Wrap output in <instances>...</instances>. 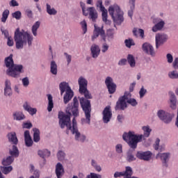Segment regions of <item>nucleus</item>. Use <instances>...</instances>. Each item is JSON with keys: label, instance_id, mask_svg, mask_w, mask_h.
Masks as SVG:
<instances>
[{"label": "nucleus", "instance_id": "nucleus-31", "mask_svg": "<svg viewBox=\"0 0 178 178\" xmlns=\"http://www.w3.org/2000/svg\"><path fill=\"white\" fill-rule=\"evenodd\" d=\"M50 72L54 76L58 74V65L54 60L50 63Z\"/></svg>", "mask_w": 178, "mask_h": 178}, {"label": "nucleus", "instance_id": "nucleus-64", "mask_svg": "<svg viewBox=\"0 0 178 178\" xmlns=\"http://www.w3.org/2000/svg\"><path fill=\"white\" fill-rule=\"evenodd\" d=\"M10 6H19V3L16 0H11L10 1Z\"/></svg>", "mask_w": 178, "mask_h": 178}, {"label": "nucleus", "instance_id": "nucleus-43", "mask_svg": "<svg viewBox=\"0 0 178 178\" xmlns=\"http://www.w3.org/2000/svg\"><path fill=\"white\" fill-rule=\"evenodd\" d=\"M124 44L127 48H131V47L136 45L134 40L131 38L126 39L124 40Z\"/></svg>", "mask_w": 178, "mask_h": 178}, {"label": "nucleus", "instance_id": "nucleus-5", "mask_svg": "<svg viewBox=\"0 0 178 178\" xmlns=\"http://www.w3.org/2000/svg\"><path fill=\"white\" fill-rule=\"evenodd\" d=\"M5 65L8 67L6 74L11 77L17 78L23 73V65H16L13 62V54H10L5 58Z\"/></svg>", "mask_w": 178, "mask_h": 178}, {"label": "nucleus", "instance_id": "nucleus-19", "mask_svg": "<svg viewBox=\"0 0 178 178\" xmlns=\"http://www.w3.org/2000/svg\"><path fill=\"white\" fill-rule=\"evenodd\" d=\"M99 54H101V49H99V46L97 44H93L90 47V55L93 59H97L98 56H99Z\"/></svg>", "mask_w": 178, "mask_h": 178}, {"label": "nucleus", "instance_id": "nucleus-25", "mask_svg": "<svg viewBox=\"0 0 178 178\" xmlns=\"http://www.w3.org/2000/svg\"><path fill=\"white\" fill-rule=\"evenodd\" d=\"M170 95V106L172 109H176V104L177 103V99L176 95L173 92H169Z\"/></svg>", "mask_w": 178, "mask_h": 178}, {"label": "nucleus", "instance_id": "nucleus-52", "mask_svg": "<svg viewBox=\"0 0 178 178\" xmlns=\"http://www.w3.org/2000/svg\"><path fill=\"white\" fill-rule=\"evenodd\" d=\"M109 49V45L106 44V42H104V43L102 44V52L103 54H105Z\"/></svg>", "mask_w": 178, "mask_h": 178}, {"label": "nucleus", "instance_id": "nucleus-48", "mask_svg": "<svg viewBox=\"0 0 178 178\" xmlns=\"http://www.w3.org/2000/svg\"><path fill=\"white\" fill-rule=\"evenodd\" d=\"M8 16H9V11L8 10H6L3 12L1 22L5 23L8 19Z\"/></svg>", "mask_w": 178, "mask_h": 178}, {"label": "nucleus", "instance_id": "nucleus-57", "mask_svg": "<svg viewBox=\"0 0 178 178\" xmlns=\"http://www.w3.org/2000/svg\"><path fill=\"white\" fill-rule=\"evenodd\" d=\"M172 67L175 70H178V57H176L172 62Z\"/></svg>", "mask_w": 178, "mask_h": 178}, {"label": "nucleus", "instance_id": "nucleus-18", "mask_svg": "<svg viewBox=\"0 0 178 178\" xmlns=\"http://www.w3.org/2000/svg\"><path fill=\"white\" fill-rule=\"evenodd\" d=\"M86 10L90 20L95 22L98 19V12H97V9L95 7H88Z\"/></svg>", "mask_w": 178, "mask_h": 178}, {"label": "nucleus", "instance_id": "nucleus-14", "mask_svg": "<svg viewBox=\"0 0 178 178\" xmlns=\"http://www.w3.org/2000/svg\"><path fill=\"white\" fill-rule=\"evenodd\" d=\"M156 48L158 49L161 45H163L168 41V35L165 33H157L155 36Z\"/></svg>", "mask_w": 178, "mask_h": 178}, {"label": "nucleus", "instance_id": "nucleus-36", "mask_svg": "<svg viewBox=\"0 0 178 178\" xmlns=\"http://www.w3.org/2000/svg\"><path fill=\"white\" fill-rule=\"evenodd\" d=\"M47 99L49 101L47 111H48V112H51L52 108H54V100L52 98V95H49V94L47 95Z\"/></svg>", "mask_w": 178, "mask_h": 178}, {"label": "nucleus", "instance_id": "nucleus-6", "mask_svg": "<svg viewBox=\"0 0 178 178\" xmlns=\"http://www.w3.org/2000/svg\"><path fill=\"white\" fill-rule=\"evenodd\" d=\"M127 104L131 105V106H137L138 102L136 99L131 98V93L130 92H125L124 95L120 97L116 102L115 107V111H124L127 108Z\"/></svg>", "mask_w": 178, "mask_h": 178}, {"label": "nucleus", "instance_id": "nucleus-16", "mask_svg": "<svg viewBox=\"0 0 178 178\" xmlns=\"http://www.w3.org/2000/svg\"><path fill=\"white\" fill-rule=\"evenodd\" d=\"M142 50L144 54L147 55H150V56H155V49H154V46L151 44L149 42H145L142 44Z\"/></svg>", "mask_w": 178, "mask_h": 178}, {"label": "nucleus", "instance_id": "nucleus-17", "mask_svg": "<svg viewBox=\"0 0 178 178\" xmlns=\"http://www.w3.org/2000/svg\"><path fill=\"white\" fill-rule=\"evenodd\" d=\"M152 156V153L149 151L143 152L138 151L136 153V158L140 161H151V157Z\"/></svg>", "mask_w": 178, "mask_h": 178}, {"label": "nucleus", "instance_id": "nucleus-13", "mask_svg": "<svg viewBox=\"0 0 178 178\" xmlns=\"http://www.w3.org/2000/svg\"><path fill=\"white\" fill-rule=\"evenodd\" d=\"M102 116L103 123L108 124L112 120V109H111V106H107L105 107L102 111Z\"/></svg>", "mask_w": 178, "mask_h": 178}, {"label": "nucleus", "instance_id": "nucleus-50", "mask_svg": "<svg viewBox=\"0 0 178 178\" xmlns=\"http://www.w3.org/2000/svg\"><path fill=\"white\" fill-rule=\"evenodd\" d=\"M86 178H102V175L95 172H90V175H87Z\"/></svg>", "mask_w": 178, "mask_h": 178}, {"label": "nucleus", "instance_id": "nucleus-30", "mask_svg": "<svg viewBox=\"0 0 178 178\" xmlns=\"http://www.w3.org/2000/svg\"><path fill=\"white\" fill-rule=\"evenodd\" d=\"M46 12L50 16H55L58 11L54 7L51 6V5L47 3L46 4Z\"/></svg>", "mask_w": 178, "mask_h": 178}, {"label": "nucleus", "instance_id": "nucleus-47", "mask_svg": "<svg viewBox=\"0 0 178 178\" xmlns=\"http://www.w3.org/2000/svg\"><path fill=\"white\" fill-rule=\"evenodd\" d=\"M66 156V154H65V152L59 150L57 153V158L58 161H64L65 157Z\"/></svg>", "mask_w": 178, "mask_h": 178}, {"label": "nucleus", "instance_id": "nucleus-21", "mask_svg": "<svg viewBox=\"0 0 178 178\" xmlns=\"http://www.w3.org/2000/svg\"><path fill=\"white\" fill-rule=\"evenodd\" d=\"M12 88L10 87V81L6 79L5 81L4 95L5 97H12Z\"/></svg>", "mask_w": 178, "mask_h": 178}, {"label": "nucleus", "instance_id": "nucleus-15", "mask_svg": "<svg viewBox=\"0 0 178 178\" xmlns=\"http://www.w3.org/2000/svg\"><path fill=\"white\" fill-rule=\"evenodd\" d=\"M104 83L108 90L109 94H114L115 91H116V84L113 82V79L111 76H107Z\"/></svg>", "mask_w": 178, "mask_h": 178}, {"label": "nucleus", "instance_id": "nucleus-41", "mask_svg": "<svg viewBox=\"0 0 178 178\" xmlns=\"http://www.w3.org/2000/svg\"><path fill=\"white\" fill-rule=\"evenodd\" d=\"M91 165L94 168V169L96 170V172H102V167L95 160L91 161Z\"/></svg>", "mask_w": 178, "mask_h": 178}, {"label": "nucleus", "instance_id": "nucleus-12", "mask_svg": "<svg viewBox=\"0 0 178 178\" xmlns=\"http://www.w3.org/2000/svg\"><path fill=\"white\" fill-rule=\"evenodd\" d=\"M152 23L154 24V26L152 29L153 33H156V31H161V30H162V29L165 27V24H166L163 19L159 17L154 18L152 20Z\"/></svg>", "mask_w": 178, "mask_h": 178}, {"label": "nucleus", "instance_id": "nucleus-23", "mask_svg": "<svg viewBox=\"0 0 178 178\" xmlns=\"http://www.w3.org/2000/svg\"><path fill=\"white\" fill-rule=\"evenodd\" d=\"M13 120H17V122H20L22 120H24L26 119V115L22 111H14L13 113Z\"/></svg>", "mask_w": 178, "mask_h": 178}, {"label": "nucleus", "instance_id": "nucleus-45", "mask_svg": "<svg viewBox=\"0 0 178 178\" xmlns=\"http://www.w3.org/2000/svg\"><path fill=\"white\" fill-rule=\"evenodd\" d=\"M159 143H161V140L159 138H156L155 143L154 145V148L156 151H163L164 148H161V146L159 145Z\"/></svg>", "mask_w": 178, "mask_h": 178}, {"label": "nucleus", "instance_id": "nucleus-27", "mask_svg": "<svg viewBox=\"0 0 178 178\" xmlns=\"http://www.w3.org/2000/svg\"><path fill=\"white\" fill-rule=\"evenodd\" d=\"M169 156H170V153H159L156 155V158H160L161 159L163 163H168L169 161Z\"/></svg>", "mask_w": 178, "mask_h": 178}, {"label": "nucleus", "instance_id": "nucleus-9", "mask_svg": "<svg viewBox=\"0 0 178 178\" xmlns=\"http://www.w3.org/2000/svg\"><path fill=\"white\" fill-rule=\"evenodd\" d=\"M95 30L93 32V35L92 36V41H94L95 38H98V37H101L102 40L104 42H106V35H105V31L104 30V26H98L97 24L94 25Z\"/></svg>", "mask_w": 178, "mask_h": 178}, {"label": "nucleus", "instance_id": "nucleus-49", "mask_svg": "<svg viewBox=\"0 0 178 178\" xmlns=\"http://www.w3.org/2000/svg\"><path fill=\"white\" fill-rule=\"evenodd\" d=\"M13 17L17 20H20L22 19V12L16 11L12 14Z\"/></svg>", "mask_w": 178, "mask_h": 178}, {"label": "nucleus", "instance_id": "nucleus-53", "mask_svg": "<svg viewBox=\"0 0 178 178\" xmlns=\"http://www.w3.org/2000/svg\"><path fill=\"white\" fill-rule=\"evenodd\" d=\"M115 151L118 154H122L123 152V146L122 145V144L116 145Z\"/></svg>", "mask_w": 178, "mask_h": 178}, {"label": "nucleus", "instance_id": "nucleus-26", "mask_svg": "<svg viewBox=\"0 0 178 178\" xmlns=\"http://www.w3.org/2000/svg\"><path fill=\"white\" fill-rule=\"evenodd\" d=\"M131 169V167L127 166L125 168V171L115 172L114 173V177L118 178V177H123L124 178H126L127 177V172H129V170L130 171Z\"/></svg>", "mask_w": 178, "mask_h": 178}, {"label": "nucleus", "instance_id": "nucleus-3", "mask_svg": "<svg viewBox=\"0 0 178 178\" xmlns=\"http://www.w3.org/2000/svg\"><path fill=\"white\" fill-rule=\"evenodd\" d=\"M143 134H136L134 131H129V132H124L122 134V140L125 141L132 149L137 148L138 143H141L143 140L148 138L151 136V131L152 129L149 126H144L142 127Z\"/></svg>", "mask_w": 178, "mask_h": 178}, {"label": "nucleus", "instance_id": "nucleus-60", "mask_svg": "<svg viewBox=\"0 0 178 178\" xmlns=\"http://www.w3.org/2000/svg\"><path fill=\"white\" fill-rule=\"evenodd\" d=\"M127 63V60L126 58H122L118 61V66H124Z\"/></svg>", "mask_w": 178, "mask_h": 178}, {"label": "nucleus", "instance_id": "nucleus-11", "mask_svg": "<svg viewBox=\"0 0 178 178\" xmlns=\"http://www.w3.org/2000/svg\"><path fill=\"white\" fill-rule=\"evenodd\" d=\"M157 116L160 120H162L166 124H169L172 122V115L164 110H159L157 111Z\"/></svg>", "mask_w": 178, "mask_h": 178}, {"label": "nucleus", "instance_id": "nucleus-54", "mask_svg": "<svg viewBox=\"0 0 178 178\" xmlns=\"http://www.w3.org/2000/svg\"><path fill=\"white\" fill-rule=\"evenodd\" d=\"M81 25L82 27L83 34H86V33H87V22H86V20H83V22H81Z\"/></svg>", "mask_w": 178, "mask_h": 178}, {"label": "nucleus", "instance_id": "nucleus-35", "mask_svg": "<svg viewBox=\"0 0 178 178\" xmlns=\"http://www.w3.org/2000/svg\"><path fill=\"white\" fill-rule=\"evenodd\" d=\"M12 170H13V167H12V165H3L1 167V171L3 175H9Z\"/></svg>", "mask_w": 178, "mask_h": 178}, {"label": "nucleus", "instance_id": "nucleus-4", "mask_svg": "<svg viewBox=\"0 0 178 178\" xmlns=\"http://www.w3.org/2000/svg\"><path fill=\"white\" fill-rule=\"evenodd\" d=\"M33 35L29 33L27 31H22L17 28L14 34V41L15 42V47L17 49H23L24 47H31L33 45Z\"/></svg>", "mask_w": 178, "mask_h": 178}, {"label": "nucleus", "instance_id": "nucleus-61", "mask_svg": "<svg viewBox=\"0 0 178 178\" xmlns=\"http://www.w3.org/2000/svg\"><path fill=\"white\" fill-rule=\"evenodd\" d=\"M64 55L67 59V65H70V62H72V55L68 54L67 53H64Z\"/></svg>", "mask_w": 178, "mask_h": 178}, {"label": "nucleus", "instance_id": "nucleus-40", "mask_svg": "<svg viewBox=\"0 0 178 178\" xmlns=\"http://www.w3.org/2000/svg\"><path fill=\"white\" fill-rule=\"evenodd\" d=\"M127 61L129 63L131 67H136V59L131 54L127 56Z\"/></svg>", "mask_w": 178, "mask_h": 178}, {"label": "nucleus", "instance_id": "nucleus-1", "mask_svg": "<svg viewBox=\"0 0 178 178\" xmlns=\"http://www.w3.org/2000/svg\"><path fill=\"white\" fill-rule=\"evenodd\" d=\"M67 114L63 112L58 113V124L60 129H65L67 127V130H71L72 134L74 135L76 141L79 143H84L87 139V137L84 134H81L77 129V121L76 118H78L80 115L79 111V100L77 97H74L73 102L69 104L65 109Z\"/></svg>", "mask_w": 178, "mask_h": 178}, {"label": "nucleus", "instance_id": "nucleus-8", "mask_svg": "<svg viewBox=\"0 0 178 178\" xmlns=\"http://www.w3.org/2000/svg\"><path fill=\"white\" fill-rule=\"evenodd\" d=\"M59 89L61 95H63V93L65 92L63 97L64 104H69L72 100V98L74 96V92L72 90V88H70L68 83L63 81L59 84Z\"/></svg>", "mask_w": 178, "mask_h": 178}, {"label": "nucleus", "instance_id": "nucleus-62", "mask_svg": "<svg viewBox=\"0 0 178 178\" xmlns=\"http://www.w3.org/2000/svg\"><path fill=\"white\" fill-rule=\"evenodd\" d=\"M7 40V45H8V47H13L15 42H13V39L12 38V37L8 38Z\"/></svg>", "mask_w": 178, "mask_h": 178}, {"label": "nucleus", "instance_id": "nucleus-22", "mask_svg": "<svg viewBox=\"0 0 178 178\" xmlns=\"http://www.w3.org/2000/svg\"><path fill=\"white\" fill-rule=\"evenodd\" d=\"M56 175L57 178H62L63 174L65 173V169L63 168V165L60 163H58L56 165Z\"/></svg>", "mask_w": 178, "mask_h": 178}, {"label": "nucleus", "instance_id": "nucleus-44", "mask_svg": "<svg viewBox=\"0 0 178 178\" xmlns=\"http://www.w3.org/2000/svg\"><path fill=\"white\" fill-rule=\"evenodd\" d=\"M107 37H108V41H112L113 38H115V32H113V29H108L107 30Z\"/></svg>", "mask_w": 178, "mask_h": 178}, {"label": "nucleus", "instance_id": "nucleus-51", "mask_svg": "<svg viewBox=\"0 0 178 178\" xmlns=\"http://www.w3.org/2000/svg\"><path fill=\"white\" fill-rule=\"evenodd\" d=\"M136 8V6L131 5L130 6V10L128 11V16L131 17V19L133 17V15L134 13V9Z\"/></svg>", "mask_w": 178, "mask_h": 178}, {"label": "nucleus", "instance_id": "nucleus-2", "mask_svg": "<svg viewBox=\"0 0 178 178\" xmlns=\"http://www.w3.org/2000/svg\"><path fill=\"white\" fill-rule=\"evenodd\" d=\"M78 84L79 86V91L80 94L85 97V98L81 97L79 99L81 106L86 116V119L82 118L81 122L83 124L85 123L90 124V123H91V102L88 99H92V95H91V93H90V91L87 89L88 81L83 76H80L78 79Z\"/></svg>", "mask_w": 178, "mask_h": 178}, {"label": "nucleus", "instance_id": "nucleus-42", "mask_svg": "<svg viewBox=\"0 0 178 178\" xmlns=\"http://www.w3.org/2000/svg\"><path fill=\"white\" fill-rule=\"evenodd\" d=\"M168 77L170 79H172V80H175L178 79V72L177 71L175 70H172L171 72H168Z\"/></svg>", "mask_w": 178, "mask_h": 178}, {"label": "nucleus", "instance_id": "nucleus-29", "mask_svg": "<svg viewBox=\"0 0 178 178\" xmlns=\"http://www.w3.org/2000/svg\"><path fill=\"white\" fill-rule=\"evenodd\" d=\"M15 159L11 156H8L7 157H4L1 161L3 166H9L13 163Z\"/></svg>", "mask_w": 178, "mask_h": 178}, {"label": "nucleus", "instance_id": "nucleus-28", "mask_svg": "<svg viewBox=\"0 0 178 178\" xmlns=\"http://www.w3.org/2000/svg\"><path fill=\"white\" fill-rule=\"evenodd\" d=\"M38 155H39V156L40 158H42V159H44V161H45V158H49V156H51V152H49V150H48L47 149L38 150Z\"/></svg>", "mask_w": 178, "mask_h": 178}, {"label": "nucleus", "instance_id": "nucleus-34", "mask_svg": "<svg viewBox=\"0 0 178 178\" xmlns=\"http://www.w3.org/2000/svg\"><path fill=\"white\" fill-rule=\"evenodd\" d=\"M10 156H13V158H17L19 156V149L15 145H13V147L9 151Z\"/></svg>", "mask_w": 178, "mask_h": 178}, {"label": "nucleus", "instance_id": "nucleus-32", "mask_svg": "<svg viewBox=\"0 0 178 178\" xmlns=\"http://www.w3.org/2000/svg\"><path fill=\"white\" fill-rule=\"evenodd\" d=\"M40 26H41V22L39 21H37L31 28V32L34 37H37L38 33L37 31H38V29H40Z\"/></svg>", "mask_w": 178, "mask_h": 178}, {"label": "nucleus", "instance_id": "nucleus-63", "mask_svg": "<svg viewBox=\"0 0 178 178\" xmlns=\"http://www.w3.org/2000/svg\"><path fill=\"white\" fill-rule=\"evenodd\" d=\"M1 31L2 34H3L5 38H10V36H9V31L8 30L1 29Z\"/></svg>", "mask_w": 178, "mask_h": 178}, {"label": "nucleus", "instance_id": "nucleus-59", "mask_svg": "<svg viewBox=\"0 0 178 178\" xmlns=\"http://www.w3.org/2000/svg\"><path fill=\"white\" fill-rule=\"evenodd\" d=\"M168 63H173V56L171 54L166 55Z\"/></svg>", "mask_w": 178, "mask_h": 178}, {"label": "nucleus", "instance_id": "nucleus-24", "mask_svg": "<svg viewBox=\"0 0 178 178\" xmlns=\"http://www.w3.org/2000/svg\"><path fill=\"white\" fill-rule=\"evenodd\" d=\"M23 108L24 111H26V112H28L29 115H31V116H33V115L37 113V108H32L28 102H25L23 104Z\"/></svg>", "mask_w": 178, "mask_h": 178}, {"label": "nucleus", "instance_id": "nucleus-10", "mask_svg": "<svg viewBox=\"0 0 178 178\" xmlns=\"http://www.w3.org/2000/svg\"><path fill=\"white\" fill-rule=\"evenodd\" d=\"M95 6L97 9H99L100 12H102V17L103 22L106 23V24H108L109 20H108V10H106L105 6H104V4H102V0H97L96 1Z\"/></svg>", "mask_w": 178, "mask_h": 178}, {"label": "nucleus", "instance_id": "nucleus-33", "mask_svg": "<svg viewBox=\"0 0 178 178\" xmlns=\"http://www.w3.org/2000/svg\"><path fill=\"white\" fill-rule=\"evenodd\" d=\"M8 141L10 143H13V144H17L18 140H17V137H16V133L15 132H11L8 134Z\"/></svg>", "mask_w": 178, "mask_h": 178}, {"label": "nucleus", "instance_id": "nucleus-58", "mask_svg": "<svg viewBox=\"0 0 178 178\" xmlns=\"http://www.w3.org/2000/svg\"><path fill=\"white\" fill-rule=\"evenodd\" d=\"M25 13L28 17L31 19L33 17V11L30 8L25 10Z\"/></svg>", "mask_w": 178, "mask_h": 178}, {"label": "nucleus", "instance_id": "nucleus-39", "mask_svg": "<svg viewBox=\"0 0 178 178\" xmlns=\"http://www.w3.org/2000/svg\"><path fill=\"white\" fill-rule=\"evenodd\" d=\"M133 34L134 35H135L136 37H137V35H140V37H141L142 39H144V30H143L142 29H134L133 30Z\"/></svg>", "mask_w": 178, "mask_h": 178}, {"label": "nucleus", "instance_id": "nucleus-46", "mask_svg": "<svg viewBox=\"0 0 178 178\" xmlns=\"http://www.w3.org/2000/svg\"><path fill=\"white\" fill-rule=\"evenodd\" d=\"M147 89L143 86H141L140 90H139V97L140 99L144 98L145 95H147Z\"/></svg>", "mask_w": 178, "mask_h": 178}, {"label": "nucleus", "instance_id": "nucleus-38", "mask_svg": "<svg viewBox=\"0 0 178 178\" xmlns=\"http://www.w3.org/2000/svg\"><path fill=\"white\" fill-rule=\"evenodd\" d=\"M33 141L35 143H38L40 141V129L37 128H33Z\"/></svg>", "mask_w": 178, "mask_h": 178}, {"label": "nucleus", "instance_id": "nucleus-7", "mask_svg": "<svg viewBox=\"0 0 178 178\" xmlns=\"http://www.w3.org/2000/svg\"><path fill=\"white\" fill-rule=\"evenodd\" d=\"M108 13L112 17L114 26H122V23L124 22V12L122 10L120 6L114 4L108 8Z\"/></svg>", "mask_w": 178, "mask_h": 178}, {"label": "nucleus", "instance_id": "nucleus-56", "mask_svg": "<svg viewBox=\"0 0 178 178\" xmlns=\"http://www.w3.org/2000/svg\"><path fill=\"white\" fill-rule=\"evenodd\" d=\"M81 8H82V12L84 15V16H88V13L86 11V4L83 3V1L80 2Z\"/></svg>", "mask_w": 178, "mask_h": 178}, {"label": "nucleus", "instance_id": "nucleus-55", "mask_svg": "<svg viewBox=\"0 0 178 178\" xmlns=\"http://www.w3.org/2000/svg\"><path fill=\"white\" fill-rule=\"evenodd\" d=\"M22 81L24 87H29V85L30 84V81L29 80V77L23 78Z\"/></svg>", "mask_w": 178, "mask_h": 178}, {"label": "nucleus", "instance_id": "nucleus-37", "mask_svg": "<svg viewBox=\"0 0 178 178\" xmlns=\"http://www.w3.org/2000/svg\"><path fill=\"white\" fill-rule=\"evenodd\" d=\"M136 159V156H134V154H133V152L131 150H129L127 152L126 161L127 162H134Z\"/></svg>", "mask_w": 178, "mask_h": 178}, {"label": "nucleus", "instance_id": "nucleus-20", "mask_svg": "<svg viewBox=\"0 0 178 178\" xmlns=\"http://www.w3.org/2000/svg\"><path fill=\"white\" fill-rule=\"evenodd\" d=\"M25 145L26 147H32L33 146V139L31 138V136H30V131H25L24 134Z\"/></svg>", "mask_w": 178, "mask_h": 178}]
</instances>
